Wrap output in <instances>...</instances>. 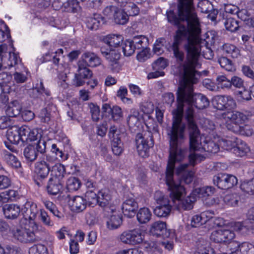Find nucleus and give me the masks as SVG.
Wrapping results in <instances>:
<instances>
[{"label":"nucleus","mask_w":254,"mask_h":254,"mask_svg":"<svg viewBox=\"0 0 254 254\" xmlns=\"http://www.w3.org/2000/svg\"><path fill=\"white\" fill-rule=\"evenodd\" d=\"M39 218L44 225L48 227H53L54 222L51 219L48 213L44 209H41L39 211Z\"/></svg>","instance_id":"052dcab7"},{"label":"nucleus","mask_w":254,"mask_h":254,"mask_svg":"<svg viewBox=\"0 0 254 254\" xmlns=\"http://www.w3.org/2000/svg\"><path fill=\"white\" fill-rule=\"evenodd\" d=\"M69 205L71 210L76 212L83 211L87 205L84 198L80 196H76L71 199L69 201Z\"/></svg>","instance_id":"a878e982"},{"label":"nucleus","mask_w":254,"mask_h":254,"mask_svg":"<svg viewBox=\"0 0 254 254\" xmlns=\"http://www.w3.org/2000/svg\"><path fill=\"white\" fill-rule=\"evenodd\" d=\"M213 181L219 188L228 189L233 187L238 183L237 178L231 174L220 173L213 177Z\"/></svg>","instance_id":"ddd939ff"},{"label":"nucleus","mask_w":254,"mask_h":254,"mask_svg":"<svg viewBox=\"0 0 254 254\" xmlns=\"http://www.w3.org/2000/svg\"><path fill=\"white\" fill-rule=\"evenodd\" d=\"M2 209L5 217L9 219H16L21 211L19 206L14 204H6Z\"/></svg>","instance_id":"bb28decb"},{"label":"nucleus","mask_w":254,"mask_h":254,"mask_svg":"<svg viewBox=\"0 0 254 254\" xmlns=\"http://www.w3.org/2000/svg\"><path fill=\"white\" fill-rule=\"evenodd\" d=\"M0 78H1L3 80L1 82H0L1 91L6 94L9 93L13 90V82L9 81L12 77L6 73L3 72L0 74Z\"/></svg>","instance_id":"2f4dec72"},{"label":"nucleus","mask_w":254,"mask_h":254,"mask_svg":"<svg viewBox=\"0 0 254 254\" xmlns=\"http://www.w3.org/2000/svg\"><path fill=\"white\" fill-rule=\"evenodd\" d=\"M136 148L139 156L145 158L148 155V150L153 145L152 139L149 141L144 138L141 133H138L136 136Z\"/></svg>","instance_id":"f3484780"},{"label":"nucleus","mask_w":254,"mask_h":254,"mask_svg":"<svg viewBox=\"0 0 254 254\" xmlns=\"http://www.w3.org/2000/svg\"><path fill=\"white\" fill-rule=\"evenodd\" d=\"M81 186L79 180L75 177H71L66 182V188L69 191H75L78 190Z\"/></svg>","instance_id":"6e6d98bb"},{"label":"nucleus","mask_w":254,"mask_h":254,"mask_svg":"<svg viewBox=\"0 0 254 254\" xmlns=\"http://www.w3.org/2000/svg\"><path fill=\"white\" fill-rule=\"evenodd\" d=\"M141 120V117L138 111L134 110L132 115L128 117L127 123L130 127L138 126Z\"/></svg>","instance_id":"4d7b16f0"},{"label":"nucleus","mask_w":254,"mask_h":254,"mask_svg":"<svg viewBox=\"0 0 254 254\" xmlns=\"http://www.w3.org/2000/svg\"><path fill=\"white\" fill-rule=\"evenodd\" d=\"M217 87L224 89H229L231 87V80H229L225 76L221 75L216 78Z\"/></svg>","instance_id":"bf43d9fd"},{"label":"nucleus","mask_w":254,"mask_h":254,"mask_svg":"<svg viewBox=\"0 0 254 254\" xmlns=\"http://www.w3.org/2000/svg\"><path fill=\"white\" fill-rule=\"evenodd\" d=\"M113 18L115 22L118 24H125L128 20L127 14L126 13L124 9H119L118 8Z\"/></svg>","instance_id":"09e8293b"},{"label":"nucleus","mask_w":254,"mask_h":254,"mask_svg":"<svg viewBox=\"0 0 254 254\" xmlns=\"http://www.w3.org/2000/svg\"><path fill=\"white\" fill-rule=\"evenodd\" d=\"M104 22L103 17L99 14H94L93 16L88 17L86 23L88 28L96 30Z\"/></svg>","instance_id":"473e14b6"},{"label":"nucleus","mask_w":254,"mask_h":254,"mask_svg":"<svg viewBox=\"0 0 254 254\" xmlns=\"http://www.w3.org/2000/svg\"><path fill=\"white\" fill-rule=\"evenodd\" d=\"M78 73L75 74L73 79V84L76 86H80L83 85L84 81L83 79L90 78L92 73L91 71L87 67V66L82 64L80 65V63L78 62Z\"/></svg>","instance_id":"6ab92c4d"},{"label":"nucleus","mask_w":254,"mask_h":254,"mask_svg":"<svg viewBox=\"0 0 254 254\" xmlns=\"http://www.w3.org/2000/svg\"><path fill=\"white\" fill-rule=\"evenodd\" d=\"M235 129L234 132L248 136L252 135L253 132L251 126L245 124L239 125Z\"/></svg>","instance_id":"603ef678"},{"label":"nucleus","mask_w":254,"mask_h":254,"mask_svg":"<svg viewBox=\"0 0 254 254\" xmlns=\"http://www.w3.org/2000/svg\"><path fill=\"white\" fill-rule=\"evenodd\" d=\"M112 149L116 155H120L123 151V143L119 136H116L112 140Z\"/></svg>","instance_id":"5fc2aeb1"},{"label":"nucleus","mask_w":254,"mask_h":254,"mask_svg":"<svg viewBox=\"0 0 254 254\" xmlns=\"http://www.w3.org/2000/svg\"><path fill=\"white\" fill-rule=\"evenodd\" d=\"M29 254H48L47 248L42 244L35 245L29 250Z\"/></svg>","instance_id":"e2e57ef3"},{"label":"nucleus","mask_w":254,"mask_h":254,"mask_svg":"<svg viewBox=\"0 0 254 254\" xmlns=\"http://www.w3.org/2000/svg\"><path fill=\"white\" fill-rule=\"evenodd\" d=\"M137 208V203L133 198L127 199L122 204L123 212L125 215L128 217L134 215Z\"/></svg>","instance_id":"393cba45"},{"label":"nucleus","mask_w":254,"mask_h":254,"mask_svg":"<svg viewBox=\"0 0 254 254\" xmlns=\"http://www.w3.org/2000/svg\"><path fill=\"white\" fill-rule=\"evenodd\" d=\"M241 189L250 194L254 193V178L251 180L244 181L241 185Z\"/></svg>","instance_id":"13d9d810"},{"label":"nucleus","mask_w":254,"mask_h":254,"mask_svg":"<svg viewBox=\"0 0 254 254\" xmlns=\"http://www.w3.org/2000/svg\"><path fill=\"white\" fill-rule=\"evenodd\" d=\"M215 192L214 188L211 186H205L202 188H196L192 191V194L197 198H202L204 199L213 195Z\"/></svg>","instance_id":"7c9ffc66"},{"label":"nucleus","mask_w":254,"mask_h":254,"mask_svg":"<svg viewBox=\"0 0 254 254\" xmlns=\"http://www.w3.org/2000/svg\"><path fill=\"white\" fill-rule=\"evenodd\" d=\"M21 212L25 222H31V221H35L39 210L36 203L31 201H27L21 209Z\"/></svg>","instance_id":"a211bd4d"},{"label":"nucleus","mask_w":254,"mask_h":254,"mask_svg":"<svg viewBox=\"0 0 254 254\" xmlns=\"http://www.w3.org/2000/svg\"><path fill=\"white\" fill-rule=\"evenodd\" d=\"M7 50L6 49V54H4L3 57V66L4 68L13 66L17 64L19 62H20V60L17 54L14 52H9L8 54Z\"/></svg>","instance_id":"c85d7f7f"},{"label":"nucleus","mask_w":254,"mask_h":254,"mask_svg":"<svg viewBox=\"0 0 254 254\" xmlns=\"http://www.w3.org/2000/svg\"><path fill=\"white\" fill-rule=\"evenodd\" d=\"M202 221L204 224L208 223L209 227H220L222 219L214 217V213L212 211H205L200 213Z\"/></svg>","instance_id":"b1692460"},{"label":"nucleus","mask_w":254,"mask_h":254,"mask_svg":"<svg viewBox=\"0 0 254 254\" xmlns=\"http://www.w3.org/2000/svg\"><path fill=\"white\" fill-rule=\"evenodd\" d=\"M166 231V224L161 221H156L153 223L150 227V232L154 236H158L164 234Z\"/></svg>","instance_id":"79ce46f5"},{"label":"nucleus","mask_w":254,"mask_h":254,"mask_svg":"<svg viewBox=\"0 0 254 254\" xmlns=\"http://www.w3.org/2000/svg\"><path fill=\"white\" fill-rule=\"evenodd\" d=\"M221 120L227 128L234 132L235 128L239 125L247 123L248 117L243 113L232 111L223 113Z\"/></svg>","instance_id":"39448f33"},{"label":"nucleus","mask_w":254,"mask_h":254,"mask_svg":"<svg viewBox=\"0 0 254 254\" xmlns=\"http://www.w3.org/2000/svg\"><path fill=\"white\" fill-rule=\"evenodd\" d=\"M254 228V209L249 210L247 219L243 222H237L231 224L230 229L233 232H242L249 228Z\"/></svg>","instance_id":"dca6fc26"},{"label":"nucleus","mask_w":254,"mask_h":254,"mask_svg":"<svg viewBox=\"0 0 254 254\" xmlns=\"http://www.w3.org/2000/svg\"><path fill=\"white\" fill-rule=\"evenodd\" d=\"M213 249L209 247V243L202 239L196 243V250L194 254H214Z\"/></svg>","instance_id":"e433bc0d"},{"label":"nucleus","mask_w":254,"mask_h":254,"mask_svg":"<svg viewBox=\"0 0 254 254\" xmlns=\"http://www.w3.org/2000/svg\"><path fill=\"white\" fill-rule=\"evenodd\" d=\"M22 105L18 100L11 101L8 105L5 112L7 116L10 117H15L21 114Z\"/></svg>","instance_id":"cd10ccee"},{"label":"nucleus","mask_w":254,"mask_h":254,"mask_svg":"<svg viewBox=\"0 0 254 254\" xmlns=\"http://www.w3.org/2000/svg\"><path fill=\"white\" fill-rule=\"evenodd\" d=\"M50 168L47 162L43 160L35 164V172L40 177L45 178L48 175Z\"/></svg>","instance_id":"f704fd0d"},{"label":"nucleus","mask_w":254,"mask_h":254,"mask_svg":"<svg viewBox=\"0 0 254 254\" xmlns=\"http://www.w3.org/2000/svg\"><path fill=\"white\" fill-rule=\"evenodd\" d=\"M212 105L218 110H232L236 107V103L233 98L228 95H218L214 97Z\"/></svg>","instance_id":"4468645a"},{"label":"nucleus","mask_w":254,"mask_h":254,"mask_svg":"<svg viewBox=\"0 0 254 254\" xmlns=\"http://www.w3.org/2000/svg\"><path fill=\"white\" fill-rule=\"evenodd\" d=\"M47 188L49 193L56 195L59 193L63 189V182L50 178Z\"/></svg>","instance_id":"c9c22d12"},{"label":"nucleus","mask_w":254,"mask_h":254,"mask_svg":"<svg viewBox=\"0 0 254 254\" xmlns=\"http://www.w3.org/2000/svg\"><path fill=\"white\" fill-rule=\"evenodd\" d=\"M2 156L4 160L9 166L17 168L21 166V163L18 159L9 151L4 150L2 151Z\"/></svg>","instance_id":"37998d69"},{"label":"nucleus","mask_w":254,"mask_h":254,"mask_svg":"<svg viewBox=\"0 0 254 254\" xmlns=\"http://www.w3.org/2000/svg\"><path fill=\"white\" fill-rule=\"evenodd\" d=\"M46 150V142L39 140L36 143H33L27 146L24 149L23 154L25 158L31 162L34 161L38 154L43 153Z\"/></svg>","instance_id":"f8f14e48"},{"label":"nucleus","mask_w":254,"mask_h":254,"mask_svg":"<svg viewBox=\"0 0 254 254\" xmlns=\"http://www.w3.org/2000/svg\"><path fill=\"white\" fill-rule=\"evenodd\" d=\"M185 150L170 149L169 160L166 171V183L170 191L169 196L174 206L178 210H189L193 208L196 197L192 192L187 197H182L185 192L184 187L180 181L174 179V169L176 162L182 161L185 156Z\"/></svg>","instance_id":"7ed1b4c3"},{"label":"nucleus","mask_w":254,"mask_h":254,"mask_svg":"<svg viewBox=\"0 0 254 254\" xmlns=\"http://www.w3.org/2000/svg\"><path fill=\"white\" fill-rule=\"evenodd\" d=\"M144 238L140 229L136 228L123 232L119 237L120 241L123 244L135 245L142 242Z\"/></svg>","instance_id":"9d476101"},{"label":"nucleus","mask_w":254,"mask_h":254,"mask_svg":"<svg viewBox=\"0 0 254 254\" xmlns=\"http://www.w3.org/2000/svg\"><path fill=\"white\" fill-rule=\"evenodd\" d=\"M218 63L221 67L228 71H234L236 69L232 62L226 57L220 58L218 60Z\"/></svg>","instance_id":"864d4df0"},{"label":"nucleus","mask_w":254,"mask_h":254,"mask_svg":"<svg viewBox=\"0 0 254 254\" xmlns=\"http://www.w3.org/2000/svg\"><path fill=\"white\" fill-rule=\"evenodd\" d=\"M226 29L231 32L236 31L239 27L238 21L234 18H228L224 22Z\"/></svg>","instance_id":"0e129e2a"},{"label":"nucleus","mask_w":254,"mask_h":254,"mask_svg":"<svg viewBox=\"0 0 254 254\" xmlns=\"http://www.w3.org/2000/svg\"><path fill=\"white\" fill-rule=\"evenodd\" d=\"M103 40L107 44L105 46L107 48L114 47V49H118V47L123 41V37L120 35L111 34L106 36Z\"/></svg>","instance_id":"72a5a7b5"},{"label":"nucleus","mask_w":254,"mask_h":254,"mask_svg":"<svg viewBox=\"0 0 254 254\" xmlns=\"http://www.w3.org/2000/svg\"><path fill=\"white\" fill-rule=\"evenodd\" d=\"M79 62L81 65L83 64L91 67H96L101 64V59L95 53L89 52L84 53Z\"/></svg>","instance_id":"aec40b11"},{"label":"nucleus","mask_w":254,"mask_h":254,"mask_svg":"<svg viewBox=\"0 0 254 254\" xmlns=\"http://www.w3.org/2000/svg\"><path fill=\"white\" fill-rule=\"evenodd\" d=\"M236 237L234 232L228 226L219 227L214 230L211 234L210 239L217 243H223L230 245Z\"/></svg>","instance_id":"6e6552de"},{"label":"nucleus","mask_w":254,"mask_h":254,"mask_svg":"<svg viewBox=\"0 0 254 254\" xmlns=\"http://www.w3.org/2000/svg\"><path fill=\"white\" fill-rule=\"evenodd\" d=\"M237 144L234 148L233 152L237 156L242 157L250 152V149L247 143L240 139L237 140Z\"/></svg>","instance_id":"58836bf2"},{"label":"nucleus","mask_w":254,"mask_h":254,"mask_svg":"<svg viewBox=\"0 0 254 254\" xmlns=\"http://www.w3.org/2000/svg\"><path fill=\"white\" fill-rule=\"evenodd\" d=\"M238 138L232 137L227 139H221L218 140L219 145L222 148L226 150H231L234 151V148L235 147L236 141Z\"/></svg>","instance_id":"de8ad7c7"},{"label":"nucleus","mask_w":254,"mask_h":254,"mask_svg":"<svg viewBox=\"0 0 254 254\" xmlns=\"http://www.w3.org/2000/svg\"><path fill=\"white\" fill-rule=\"evenodd\" d=\"M193 0H179V3L178 4V16H177L174 12L172 10H170L169 11L167 12V15L168 21L170 23H172L174 24L177 25L179 23L180 20L186 21L187 22V27L184 26L185 29L188 30V21L186 19H183L181 18L180 16V7L181 6L182 9H185V8L186 9H188V8H192L193 9V11L196 17L197 22H198V28H200V25L198 18L197 16L195 9L194 7V5L193 3Z\"/></svg>","instance_id":"0eeeda50"},{"label":"nucleus","mask_w":254,"mask_h":254,"mask_svg":"<svg viewBox=\"0 0 254 254\" xmlns=\"http://www.w3.org/2000/svg\"><path fill=\"white\" fill-rule=\"evenodd\" d=\"M6 135L7 139L13 144H17L20 141H21L20 127L17 126H14L8 128Z\"/></svg>","instance_id":"c756f323"},{"label":"nucleus","mask_w":254,"mask_h":254,"mask_svg":"<svg viewBox=\"0 0 254 254\" xmlns=\"http://www.w3.org/2000/svg\"><path fill=\"white\" fill-rule=\"evenodd\" d=\"M59 72L58 74V84L63 88H66L67 87V84L66 82L67 79V74L69 73V67L67 63L62 64L59 65L58 68Z\"/></svg>","instance_id":"5701e85b"},{"label":"nucleus","mask_w":254,"mask_h":254,"mask_svg":"<svg viewBox=\"0 0 254 254\" xmlns=\"http://www.w3.org/2000/svg\"><path fill=\"white\" fill-rule=\"evenodd\" d=\"M85 197L86 205L94 206L97 204H99L98 194L93 190H87L85 194Z\"/></svg>","instance_id":"8fccbe9b"},{"label":"nucleus","mask_w":254,"mask_h":254,"mask_svg":"<svg viewBox=\"0 0 254 254\" xmlns=\"http://www.w3.org/2000/svg\"><path fill=\"white\" fill-rule=\"evenodd\" d=\"M154 197L157 204L154 209L155 215L159 217H168L172 209V206L168 197L160 191H156Z\"/></svg>","instance_id":"423d86ee"},{"label":"nucleus","mask_w":254,"mask_h":254,"mask_svg":"<svg viewBox=\"0 0 254 254\" xmlns=\"http://www.w3.org/2000/svg\"><path fill=\"white\" fill-rule=\"evenodd\" d=\"M100 50L102 55L109 62L112 70L115 72H119L121 68L119 63L121 56L119 49L102 46Z\"/></svg>","instance_id":"1a4fd4ad"},{"label":"nucleus","mask_w":254,"mask_h":254,"mask_svg":"<svg viewBox=\"0 0 254 254\" xmlns=\"http://www.w3.org/2000/svg\"><path fill=\"white\" fill-rule=\"evenodd\" d=\"M228 248L227 254H254V246L247 242L240 244L235 241Z\"/></svg>","instance_id":"2eb2a0df"},{"label":"nucleus","mask_w":254,"mask_h":254,"mask_svg":"<svg viewBox=\"0 0 254 254\" xmlns=\"http://www.w3.org/2000/svg\"><path fill=\"white\" fill-rule=\"evenodd\" d=\"M222 49L224 53L233 58H237L240 56V50L233 45L225 44Z\"/></svg>","instance_id":"49530a36"},{"label":"nucleus","mask_w":254,"mask_h":254,"mask_svg":"<svg viewBox=\"0 0 254 254\" xmlns=\"http://www.w3.org/2000/svg\"><path fill=\"white\" fill-rule=\"evenodd\" d=\"M39 226L35 221L25 222L24 226L12 229L11 233L13 237L23 243H32L38 241L36 233L39 231Z\"/></svg>","instance_id":"20e7f679"},{"label":"nucleus","mask_w":254,"mask_h":254,"mask_svg":"<svg viewBox=\"0 0 254 254\" xmlns=\"http://www.w3.org/2000/svg\"><path fill=\"white\" fill-rule=\"evenodd\" d=\"M33 92L35 94V95L33 96L34 98H37L40 96L45 94L47 96L51 95L50 91L44 88L43 83L42 81L38 82L33 87L32 89Z\"/></svg>","instance_id":"a18cd8bd"},{"label":"nucleus","mask_w":254,"mask_h":254,"mask_svg":"<svg viewBox=\"0 0 254 254\" xmlns=\"http://www.w3.org/2000/svg\"><path fill=\"white\" fill-rule=\"evenodd\" d=\"M112 211L114 213L110 216L109 220L107 222V227L109 229L114 230L119 228L122 223V219L121 215L114 211V209H111Z\"/></svg>","instance_id":"ea45409f"},{"label":"nucleus","mask_w":254,"mask_h":254,"mask_svg":"<svg viewBox=\"0 0 254 254\" xmlns=\"http://www.w3.org/2000/svg\"><path fill=\"white\" fill-rule=\"evenodd\" d=\"M131 41L136 49H140L147 47L148 44L147 37L144 35L134 36Z\"/></svg>","instance_id":"c03bdc74"},{"label":"nucleus","mask_w":254,"mask_h":254,"mask_svg":"<svg viewBox=\"0 0 254 254\" xmlns=\"http://www.w3.org/2000/svg\"><path fill=\"white\" fill-rule=\"evenodd\" d=\"M190 131V148L191 150H199L201 149H203L206 152H210L212 153H216L218 152L219 150V143L216 144V142L214 140H208L206 139L204 141L203 143L202 144L201 140L202 139L201 136L200 135L199 131L198 130V136H199L197 138H195L194 139V143L193 146H191V141H190V129H189Z\"/></svg>","instance_id":"9b49d317"},{"label":"nucleus","mask_w":254,"mask_h":254,"mask_svg":"<svg viewBox=\"0 0 254 254\" xmlns=\"http://www.w3.org/2000/svg\"><path fill=\"white\" fill-rule=\"evenodd\" d=\"M123 9L126 13L127 14V16L136 15L139 13V8L135 4L132 2H127L124 5Z\"/></svg>","instance_id":"3c124183"},{"label":"nucleus","mask_w":254,"mask_h":254,"mask_svg":"<svg viewBox=\"0 0 254 254\" xmlns=\"http://www.w3.org/2000/svg\"><path fill=\"white\" fill-rule=\"evenodd\" d=\"M152 213L148 208H140L136 214V217L139 223L145 224L148 223L151 219Z\"/></svg>","instance_id":"a19ab883"},{"label":"nucleus","mask_w":254,"mask_h":254,"mask_svg":"<svg viewBox=\"0 0 254 254\" xmlns=\"http://www.w3.org/2000/svg\"><path fill=\"white\" fill-rule=\"evenodd\" d=\"M195 82H192V78H189L188 81H182L181 86L177 92V107L173 113V121L171 130L168 133L170 138V149L183 150L179 147L185 139V125L182 123L183 109L187 105L186 119L188 121L189 129H190L191 145L193 146L194 139L198 138V129L194 122V111L193 106L199 109H203L209 105V101L204 95L200 93H194L192 85L197 82L198 77Z\"/></svg>","instance_id":"f03ea898"},{"label":"nucleus","mask_w":254,"mask_h":254,"mask_svg":"<svg viewBox=\"0 0 254 254\" xmlns=\"http://www.w3.org/2000/svg\"><path fill=\"white\" fill-rule=\"evenodd\" d=\"M65 174L64 165L60 163L55 164L51 170V178L62 181Z\"/></svg>","instance_id":"4c0bfd02"},{"label":"nucleus","mask_w":254,"mask_h":254,"mask_svg":"<svg viewBox=\"0 0 254 254\" xmlns=\"http://www.w3.org/2000/svg\"><path fill=\"white\" fill-rule=\"evenodd\" d=\"M135 48L133 43L131 40H126L123 47V51L124 55L126 56H130L132 55L135 51Z\"/></svg>","instance_id":"680f3d73"},{"label":"nucleus","mask_w":254,"mask_h":254,"mask_svg":"<svg viewBox=\"0 0 254 254\" xmlns=\"http://www.w3.org/2000/svg\"><path fill=\"white\" fill-rule=\"evenodd\" d=\"M188 164H183L176 169L177 175L186 184H190L192 181L194 174L192 171L188 169Z\"/></svg>","instance_id":"4be33fe9"},{"label":"nucleus","mask_w":254,"mask_h":254,"mask_svg":"<svg viewBox=\"0 0 254 254\" xmlns=\"http://www.w3.org/2000/svg\"><path fill=\"white\" fill-rule=\"evenodd\" d=\"M99 205L104 208L111 207L112 196L111 191L107 188L100 190L98 192Z\"/></svg>","instance_id":"412c9836"},{"label":"nucleus","mask_w":254,"mask_h":254,"mask_svg":"<svg viewBox=\"0 0 254 254\" xmlns=\"http://www.w3.org/2000/svg\"><path fill=\"white\" fill-rule=\"evenodd\" d=\"M168 65L167 60L162 57H160L153 63L152 66L154 70L161 71L166 68Z\"/></svg>","instance_id":"69168bd1"},{"label":"nucleus","mask_w":254,"mask_h":254,"mask_svg":"<svg viewBox=\"0 0 254 254\" xmlns=\"http://www.w3.org/2000/svg\"><path fill=\"white\" fill-rule=\"evenodd\" d=\"M223 200L229 206H236L238 204L239 198L236 194H227L224 197Z\"/></svg>","instance_id":"338daca9"},{"label":"nucleus","mask_w":254,"mask_h":254,"mask_svg":"<svg viewBox=\"0 0 254 254\" xmlns=\"http://www.w3.org/2000/svg\"><path fill=\"white\" fill-rule=\"evenodd\" d=\"M89 108L90 110L92 119L94 121H98L100 118V108L97 105L93 103L89 104Z\"/></svg>","instance_id":"774afa93"},{"label":"nucleus","mask_w":254,"mask_h":254,"mask_svg":"<svg viewBox=\"0 0 254 254\" xmlns=\"http://www.w3.org/2000/svg\"><path fill=\"white\" fill-rule=\"evenodd\" d=\"M180 16L181 18L188 21V29L184 27H179L174 41L172 45L174 56L178 62H182L185 58L184 53L179 48V46L184 38L187 39L184 45L187 52V60L183 65V76L182 81H188L189 78H192V82H195L197 76H200L196 70L201 66V60L202 57L210 59L213 57L212 51L206 48V51H203L200 45V28H198L196 17L192 8L182 9L180 7Z\"/></svg>","instance_id":"f257e3e1"}]
</instances>
